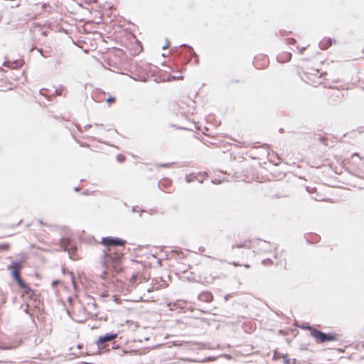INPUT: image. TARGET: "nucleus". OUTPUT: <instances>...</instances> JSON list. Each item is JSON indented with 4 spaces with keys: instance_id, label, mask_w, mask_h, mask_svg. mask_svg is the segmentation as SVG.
Instances as JSON below:
<instances>
[{
    "instance_id": "obj_14",
    "label": "nucleus",
    "mask_w": 364,
    "mask_h": 364,
    "mask_svg": "<svg viewBox=\"0 0 364 364\" xmlns=\"http://www.w3.org/2000/svg\"><path fill=\"white\" fill-rule=\"evenodd\" d=\"M279 358H282L283 359L284 364H290V360L288 358L287 355L274 353V358L277 359Z\"/></svg>"
},
{
    "instance_id": "obj_24",
    "label": "nucleus",
    "mask_w": 364,
    "mask_h": 364,
    "mask_svg": "<svg viewBox=\"0 0 364 364\" xmlns=\"http://www.w3.org/2000/svg\"><path fill=\"white\" fill-rule=\"evenodd\" d=\"M9 247V245L7 243H4V244L0 245V250H8Z\"/></svg>"
},
{
    "instance_id": "obj_46",
    "label": "nucleus",
    "mask_w": 364,
    "mask_h": 364,
    "mask_svg": "<svg viewBox=\"0 0 364 364\" xmlns=\"http://www.w3.org/2000/svg\"><path fill=\"white\" fill-rule=\"evenodd\" d=\"M22 222V220H20L19 222L15 225V226H18L19 224H21Z\"/></svg>"
},
{
    "instance_id": "obj_8",
    "label": "nucleus",
    "mask_w": 364,
    "mask_h": 364,
    "mask_svg": "<svg viewBox=\"0 0 364 364\" xmlns=\"http://www.w3.org/2000/svg\"><path fill=\"white\" fill-rule=\"evenodd\" d=\"M33 291H34L35 295H31V293L26 291V290L24 289V294L27 295L28 297L31 299L30 305H32L35 308L40 310L41 309V306H43V304L41 303V301L40 300V295L38 294H37L35 290H33Z\"/></svg>"
},
{
    "instance_id": "obj_30",
    "label": "nucleus",
    "mask_w": 364,
    "mask_h": 364,
    "mask_svg": "<svg viewBox=\"0 0 364 364\" xmlns=\"http://www.w3.org/2000/svg\"><path fill=\"white\" fill-rule=\"evenodd\" d=\"M231 264H232L233 266L235 267H237V266H240V264L237 262H232V263H230Z\"/></svg>"
},
{
    "instance_id": "obj_35",
    "label": "nucleus",
    "mask_w": 364,
    "mask_h": 364,
    "mask_svg": "<svg viewBox=\"0 0 364 364\" xmlns=\"http://www.w3.org/2000/svg\"><path fill=\"white\" fill-rule=\"evenodd\" d=\"M91 304H92V305L94 306V308H95V309H97V304H96V303H95V302H93V301H91Z\"/></svg>"
},
{
    "instance_id": "obj_12",
    "label": "nucleus",
    "mask_w": 364,
    "mask_h": 364,
    "mask_svg": "<svg viewBox=\"0 0 364 364\" xmlns=\"http://www.w3.org/2000/svg\"><path fill=\"white\" fill-rule=\"evenodd\" d=\"M3 65L12 69H17L22 65V63L19 60H14L13 62H9L6 60Z\"/></svg>"
},
{
    "instance_id": "obj_26",
    "label": "nucleus",
    "mask_w": 364,
    "mask_h": 364,
    "mask_svg": "<svg viewBox=\"0 0 364 364\" xmlns=\"http://www.w3.org/2000/svg\"><path fill=\"white\" fill-rule=\"evenodd\" d=\"M291 33V32H289V33ZM288 33H289V32H287V31H284V30H281V31H279V34H280V36H287V35H288Z\"/></svg>"
},
{
    "instance_id": "obj_20",
    "label": "nucleus",
    "mask_w": 364,
    "mask_h": 364,
    "mask_svg": "<svg viewBox=\"0 0 364 364\" xmlns=\"http://www.w3.org/2000/svg\"><path fill=\"white\" fill-rule=\"evenodd\" d=\"M262 264L264 265H271L273 264V262L271 259H264L262 261Z\"/></svg>"
},
{
    "instance_id": "obj_6",
    "label": "nucleus",
    "mask_w": 364,
    "mask_h": 364,
    "mask_svg": "<svg viewBox=\"0 0 364 364\" xmlns=\"http://www.w3.org/2000/svg\"><path fill=\"white\" fill-rule=\"evenodd\" d=\"M59 245L63 251L68 252L70 258L74 259V255L77 252V247L71 239L62 237L59 240Z\"/></svg>"
},
{
    "instance_id": "obj_51",
    "label": "nucleus",
    "mask_w": 364,
    "mask_h": 364,
    "mask_svg": "<svg viewBox=\"0 0 364 364\" xmlns=\"http://www.w3.org/2000/svg\"><path fill=\"white\" fill-rule=\"evenodd\" d=\"M96 126L99 127V126H102V124H97Z\"/></svg>"
},
{
    "instance_id": "obj_37",
    "label": "nucleus",
    "mask_w": 364,
    "mask_h": 364,
    "mask_svg": "<svg viewBox=\"0 0 364 364\" xmlns=\"http://www.w3.org/2000/svg\"><path fill=\"white\" fill-rule=\"evenodd\" d=\"M80 189V188L79 186H77V187L74 188V191H76V192L79 191Z\"/></svg>"
},
{
    "instance_id": "obj_52",
    "label": "nucleus",
    "mask_w": 364,
    "mask_h": 364,
    "mask_svg": "<svg viewBox=\"0 0 364 364\" xmlns=\"http://www.w3.org/2000/svg\"><path fill=\"white\" fill-rule=\"evenodd\" d=\"M68 301H69L70 302H71V298H70V297H69V298H68Z\"/></svg>"
},
{
    "instance_id": "obj_32",
    "label": "nucleus",
    "mask_w": 364,
    "mask_h": 364,
    "mask_svg": "<svg viewBox=\"0 0 364 364\" xmlns=\"http://www.w3.org/2000/svg\"><path fill=\"white\" fill-rule=\"evenodd\" d=\"M169 44H170L169 41H167L166 45H165L164 46H163V49H166V48H168V47L169 46Z\"/></svg>"
},
{
    "instance_id": "obj_53",
    "label": "nucleus",
    "mask_w": 364,
    "mask_h": 364,
    "mask_svg": "<svg viewBox=\"0 0 364 364\" xmlns=\"http://www.w3.org/2000/svg\"><path fill=\"white\" fill-rule=\"evenodd\" d=\"M77 348H81V346L79 344V345L77 346Z\"/></svg>"
},
{
    "instance_id": "obj_11",
    "label": "nucleus",
    "mask_w": 364,
    "mask_h": 364,
    "mask_svg": "<svg viewBox=\"0 0 364 364\" xmlns=\"http://www.w3.org/2000/svg\"><path fill=\"white\" fill-rule=\"evenodd\" d=\"M335 42L336 41L334 39H332L331 38H324L319 42L318 46L321 50H326L328 48L333 44V43Z\"/></svg>"
},
{
    "instance_id": "obj_16",
    "label": "nucleus",
    "mask_w": 364,
    "mask_h": 364,
    "mask_svg": "<svg viewBox=\"0 0 364 364\" xmlns=\"http://www.w3.org/2000/svg\"><path fill=\"white\" fill-rule=\"evenodd\" d=\"M196 178H197V176H196L194 173H191V174L186 176L185 181L187 183H191V182L196 181Z\"/></svg>"
},
{
    "instance_id": "obj_49",
    "label": "nucleus",
    "mask_w": 364,
    "mask_h": 364,
    "mask_svg": "<svg viewBox=\"0 0 364 364\" xmlns=\"http://www.w3.org/2000/svg\"><path fill=\"white\" fill-rule=\"evenodd\" d=\"M43 90V89L40 90V92H41V94L42 95H44L43 94V92H42Z\"/></svg>"
},
{
    "instance_id": "obj_13",
    "label": "nucleus",
    "mask_w": 364,
    "mask_h": 364,
    "mask_svg": "<svg viewBox=\"0 0 364 364\" xmlns=\"http://www.w3.org/2000/svg\"><path fill=\"white\" fill-rule=\"evenodd\" d=\"M250 242H251V240H245L244 242L232 245L231 249H232V250H233L235 248H243V247L250 248V246L248 245V244H250Z\"/></svg>"
},
{
    "instance_id": "obj_44",
    "label": "nucleus",
    "mask_w": 364,
    "mask_h": 364,
    "mask_svg": "<svg viewBox=\"0 0 364 364\" xmlns=\"http://www.w3.org/2000/svg\"><path fill=\"white\" fill-rule=\"evenodd\" d=\"M279 132L280 133H283V132H284V129H283V128H280V129H279Z\"/></svg>"
},
{
    "instance_id": "obj_25",
    "label": "nucleus",
    "mask_w": 364,
    "mask_h": 364,
    "mask_svg": "<svg viewBox=\"0 0 364 364\" xmlns=\"http://www.w3.org/2000/svg\"><path fill=\"white\" fill-rule=\"evenodd\" d=\"M30 304H27L26 308L24 309V312L28 314L30 316H32V313L29 310Z\"/></svg>"
},
{
    "instance_id": "obj_22",
    "label": "nucleus",
    "mask_w": 364,
    "mask_h": 364,
    "mask_svg": "<svg viewBox=\"0 0 364 364\" xmlns=\"http://www.w3.org/2000/svg\"><path fill=\"white\" fill-rule=\"evenodd\" d=\"M287 43L289 45H293L296 43V40L294 38H288L286 39Z\"/></svg>"
},
{
    "instance_id": "obj_19",
    "label": "nucleus",
    "mask_w": 364,
    "mask_h": 364,
    "mask_svg": "<svg viewBox=\"0 0 364 364\" xmlns=\"http://www.w3.org/2000/svg\"><path fill=\"white\" fill-rule=\"evenodd\" d=\"M173 163H162V164H156V166L157 167H162V168H169L171 166V165L173 164Z\"/></svg>"
},
{
    "instance_id": "obj_41",
    "label": "nucleus",
    "mask_w": 364,
    "mask_h": 364,
    "mask_svg": "<svg viewBox=\"0 0 364 364\" xmlns=\"http://www.w3.org/2000/svg\"><path fill=\"white\" fill-rule=\"evenodd\" d=\"M196 181H198L200 183H203V180L201 178H198V177L196 178Z\"/></svg>"
},
{
    "instance_id": "obj_33",
    "label": "nucleus",
    "mask_w": 364,
    "mask_h": 364,
    "mask_svg": "<svg viewBox=\"0 0 364 364\" xmlns=\"http://www.w3.org/2000/svg\"><path fill=\"white\" fill-rule=\"evenodd\" d=\"M132 212H136V211H138V210H137V207H136V206H134V207H132Z\"/></svg>"
},
{
    "instance_id": "obj_15",
    "label": "nucleus",
    "mask_w": 364,
    "mask_h": 364,
    "mask_svg": "<svg viewBox=\"0 0 364 364\" xmlns=\"http://www.w3.org/2000/svg\"><path fill=\"white\" fill-rule=\"evenodd\" d=\"M171 180L166 178L164 181H160L159 182V186L160 188H161L162 187L168 188L171 186Z\"/></svg>"
},
{
    "instance_id": "obj_42",
    "label": "nucleus",
    "mask_w": 364,
    "mask_h": 364,
    "mask_svg": "<svg viewBox=\"0 0 364 364\" xmlns=\"http://www.w3.org/2000/svg\"><path fill=\"white\" fill-rule=\"evenodd\" d=\"M38 223H39L41 225H45V223L43 222V220H38Z\"/></svg>"
},
{
    "instance_id": "obj_43",
    "label": "nucleus",
    "mask_w": 364,
    "mask_h": 364,
    "mask_svg": "<svg viewBox=\"0 0 364 364\" xmlns=\"http://www.w3.org/2000/svg\"><path fill=\"white\" fill-rule=\"evenodd\" d=\"M244 267H245V268H250V264H244Z\"/></svg>"
},
{
    "instance_id": "obj_21",
    "label": "nucleus",
    "mask_w": 364,
    "mask_h": 364,
    "mask_svg": "<svg viewBox=\"0 0 364 364\" xmlns=\"http://www.w3.org/2000/svg\"><path fill=\"white\" fill-rule=\"evenodd\" d=\"M125 156L122 154H118L117 156V160L120 163L124 162L125 161Z\"/></svg>"
},
{
    "instance_id": "obj_47",
    "label": "nucleus",
    "mask_w": 364,
    "mask_h": 364,
    "mask_svg": "<svg viewBox=\"0 0 364 364\" xmlns=\"http://www.w3.org/2000/svg\"><path fill=\"white\" fill-rule=\"evenodd\" d=\"M144 210H140L139 212H140V215L139 216L141 217V213H143Z\"/></svg>"
},
{
    "instance_id": "obj_40",
    "label": "nucleus",
    "mask_w": 364,
    "mask_h": 364,
    "mask_svg": "<svg viewBox=\"0 0 364 364\" xmlns=\"http://www.w3.org/2000/svg\"><path fill=\"white\" fill-rule=\"evenodd\" d=\"M306 49V47H303L300 49V53H302L304 50Z\"/></svg>"
},
{
    "instance_id": "obj_36",
    "label": "nucleus",
    "mask_w": 364,
    "mask_h": 364,
    "mask_svg": "<svg viewBox=\"0 0 364 364\" xmlns=\"http://www.w3.org/2000/svg\"><path fill=\"white\" fill-rule=\"evenodd\" d=\"M91 304H92V305L94 306V308H95V309H97V304H96V303H95V302H93V301H91Z\"/></svg>"
},
{
    "instance_id": "obj_2",
    "label": "nucleus",
    "mask_w": 364,
    "mask_h": 364,
    "mask_svg": "<svg viewBox=\"0 0 364 364\" xmlns=\"http://www.w3.org/2000/svg\"><path fill=\"white\" fill-rule=\"evenodd\" d=\"M124 255L122 252L119 251H114L111 252L110 251L103 250V253L101 255V263L102 266L112 265L116 272L121 270L119 267Z\"/></svg>"
},
{
    "instance_id": "obj_27",
    "label": "nucleus",
    "mask_w": 364,
    "mask_h": 364,
    "mask_svg": "<svg viewBox=\"0 0 364 364\" xmlns=\"http://www.w3.org/2000/svg\"><path fill=\"white\" fill-rule=\"evenodd\" d=\"M62 92L63 91L60 89H56L54 92L55 95H62Z\"/></svg>"
},
{
    "instance_id": "obj_48",
    "label": "nucleus",
    "mask_w": 364,
    "mask_h": 364,
    "mask_svg": "<svg viewBox=\"0 0 364 364\" xmlns=\"http://www.w3.org/2000/svg\"><path fill=\"white\" fill-rule=\"evenodd\" d=\"M232 82H235L238 83L240 81L238 80H232Z\"/></svg>"
},
{
    "instance_id": "obj_5",
    "label": "nucleus",
    "mask_w": 364,
    "mask_h": 364,
    "mask_svg": "<svg viewBox=\"0 0 364 364\" xmlns=\"http://www.w3.org/2000/svg\"><path fill=\"white\" fill-rule=\"evenodd\" d=\"M180 47H183L184 48V51L180 53V55H183L182 63L184 65L188 63L193 57L195 58L194 63L196 65L199 63L198 56L191 46L187 44H182L180 46Z\"/></svg>"
},
{
    "instance_id": "obj_29",
    "label": "nucleus",
    "mask_w": 364,
    "mask_h": 364,
    "mask_svg": "<svg viewBox=\"0 0 364 364\" xmlns=\"http://www.w3.org/2000/svg\"><path fill=\"white\" fill-rule=\"evenodd\" d=\"M231 297V294H228L225 296V301H227Z\"/></svg>"
},
{
    "instance_id": "obj_10",
    "label": "nucleus",
    "mask_w": 364,
    "mask_h": 364,
    "mask_svg": "<svg viewBox=\"0 0 364 364\" xmlns=\"http://www.w3.org/2000/svg\"><path fill=\"white\" fill-rule=\"evenodd\" d=\"M198 299L201 301L210 303L213 301V296L210 291H203L198 295Z\"/></svg>"
},
{
    "instance_id": "obj_28",
    "label": "nucleus",
    "mask_w": 364,
    "mask_h": 364,
    "mask_svg": "<svg viewBox=\"0 0 364 364\" xmlns=\"http://www.w3.org/2000/svg\"><path fill=\"white\" fill-rule=\"evenodd\" d=\"M59 283H60V281H59V280H54V281H53V282H52V283H51V286H52L53 287H55L58 284H59Z\"/></svg>"
},
{
    "instance_id": "obj_34",
    "label": "nucleus",
    "mask_w": 364,
    "mask_h": 364,
    "mask_svg": "<svg viewBox=\"0 0 364 364\" xmlns=\"http://www.w3.org/2000/svg\"><path fill=\"white\" fill-rule=\"evenodd\" d=\"M91 304H92V305L94 306V308H95V309H97V304H96V303H95V302H93V301H91Z\"/></svg>"
},
{
    "instance_id": "obj_39",
    "label": "nucleus",
    "mask_w": 364,
    "mask_h": 364,
    "mask_svg": "<svg viewBox=\"0 0 364 364\" xmlns=\"http://www.w3.org/2000/svg\"><path fill=\"white\" fill-rule=\"evenodd\" d=\"M204 250H205V248H204V247H199V248H198V250H199L200 252H203V251H204Z\"/></svg>"
},
{
    "instance_id": "obj_23",
    "label": "nucleus",
    "mask_w": 364,
    "mask_h": 364,
    "mask_svg": "<svg viewBox=\"0 0 364 364\" xmlns=\"http://www.w3.org/2000/svg\"><path fill=\"white\" fill-rule=\"evenodd\" d=\"M116 101V98L114 97L110 96L107 100L106 102L109 104L113 103Z\"/></svg>"
},
{
    "instance_id": "obj_3",
    "label": "nucleus",
    "mask_w": 364,
    "mask_h": 364,
    "mask_svg": "<svg viewBox=\"0 0 364 364\" xmlns=\"http://www.w3.org/2000/svg\"><path fill=\"white\" fill-rule=\"evenodd\" d=\"M311 336L317 343H324L337 341L338 335L335 332L324 333L316 328L311 331Z\"/></svg>"
},
{
    "instance_id": "obj_7",
    "label": "nucleus",
    "mask_w": 364,
    "mask_h": 364,
    "mask_svg": "<svg viewBox=\"0 0 364 364\" xmlns=\"http://www.w3.org/2000/svg\"><path fill=\"white\" fill-rule=\"evenodd\" d=\"M117 336V333L109 332L105 333V335L100 336L95 343L99 348H105L106 343L114 340Z\"/></svg>"
},
{
    "instance_id": "obj_17",
    "label": "nucleus",
    "mask_w": 364,
    "mask_h": 364,
    "mask_svg": "<svg viewBox=\"0 0 364 364\" xmlns=\"http://www.w3.org/2000/svg\"><path fill=\"white\" fill-rule=\"evenodd\" d=\"M301 329L309 331L310 335L311 336V331L313 329H316V328L309 325V324H302L299 326Z\"/></svg>"
},
{
    "instance_id": "obj_45",
    "label": "nucleus",
    "mask_w": 364,
    "mask_h": 364,
    "mask_svg": "<svg viewBox=\"0 0 364 364\" xmlns=\"http://www.w3.org/2000/svg\"><path fill=\"white\" fill-rule=\"evenodd\" d=\"M83 194H84V195H87V194H88V191H87V190L83 192Z\"/></svg>"
},
{
    "instance_id": "obj_4",
    "label": "nucleus",
    "mask_w": 364,
    "mask_h": 364,
    "mask_svg": "<svg viewBox=\"0 0 364 364\" xmlns=\"http://www.w3.org/2000/svg\"><path fill=\"white\" fill-rule=\"evenodd\" d=\"M127 243L125 240L120 237L107 236L103 237L101 240L100 244L102 245L107 252L110 251L111 247H123Z\"/></svg>"
},
{
    "instance_id": "obj_18",
    "label": "nucleus",
    "mask_w": 364,
    "mask_h": 364,
    "mask_svg": "<svg viewBox=\"0 0 364 364\" xmlns=\"http://www.w3.org/2000/svg\"><path fill=\"white\" fill-rule=\"evenodd\" d=\"M36 49L37 51L41 54V56L44 57V58H47L48 55L45 54V52L43 51V50L41 48H36V47H33L31 48L30 51H33V50Z\"/></svg>"
},
{
    "instance_id": "obj_1",
    "label": "nucleus",
    "mask_w": 364,
    "mask_h": 364,
    "mask_svg": "<svg viewBox=\"0 0 364 364\" xmlns=\"http://www.w3.org/2000/svg\"><path fill=\"white\" fill-rule=\"evenodd\" d=\"M27 259V254L23 252L18 254L16 258L11 262L7 269L10 270L11 278L20 288L26 289V291L31 293V295H35L33 289H31L28 284L21 277V271Z\"/></svg>"
},
{
    "instance_id": "obj_31",
    "label": "nucleus",
    "mask_w": 364,
    "mask_h": 364,
    "mask_svg": "<svg viewBox=\"0 0 364 364\" xmlns=\"http://www.w3.org/2000/svg\"><path fill=\"white\" fill-rule=\"evenodd\" d=\"M352 157H353V158H354V157H358V158L360 159V157L359 154H357V153L353 154L352 155Z\"/></svg>"
},
{
    "instance_id": "obj_50",
    "label": "nucleus",
    "mask_w": 364,
    "mask_h": 364,
    "mask_svg": "<svg viewBox=\"0 0 364 364\" xmlns=\"http://www.w3.org/2000/svg\"><path fill=\"white\" fill-rule=\"evenodd\" d=\"M178 79H182V78H183V76H181H181H178Z\"/></svg>"
},
{
    "instance_id": "obj_9",
    "label": "nucleus",
    "mask_w": 364,
    "mask_h": 364,
    "mask_svg": "<svg viewBox=\"0 0 364 364\" xmlns=\"http://www.w3.org/2000/svg\"><path fill=\"white\" fill-rule=\"evenodd\" d=\"M291 53L290 52H283L277 56V60L280 63L289 62L291 58Z\"/></svg>"
},
{
    "instance_id": "obj_38",
    "label": "nucleus",
    "mask_w": 364,
    "mask_h": 364,
    "mask_svg": "<svg viewBox=\"0 0 364 364\" xmlns=\"http://www.w3.org/2000/svg\"><path fill=\"white\" fill-rule=\"evenodd\" d=\"M92 127V125H91V124H87L86 126H85V129H89V128H90V127Z\"/></svg>"
}]
</instances>
